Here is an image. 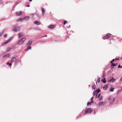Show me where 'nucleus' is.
<instances>
[{
  "label": "nucleus",
  "mask_w": 122,
  "mask_h": 122,
  "mask_svg": "<svg viewBox=\"0 0 122 122\" xmlns=\"http://www.w3.org/2000/svg\"><path fill=\"white\" fill-rule=\"evenodd\" d=\"M26 39L25 38H23L20 40L18 42V44L19 45L22 44L25 40Z\"/></svg>",
  "instance_id": "nucleus-1"
},
{
  "label": "nucleus",
  "mask_w": 122,
  "mask_h": 122,
  "mask_svg": "<svg viewBox=\"0 0 122 122\" xmlns=\"http://www.w3.org/2000/svg\"><path fill=\"white\" fill-rule=\"evenodd\" d=\"M92 111V109L91 108H89L86 109L85 111V113L86 114L90 113Z\"/></svg>",
  "instance_id": "nucleus-2"
},
{
  "label": "nucleus",
  "mask_w": 122,
  "mask_h": 122,
  "mask_svg": "<svg viewBox=\"0 0 122 122\" xmlns=\"http://www.w3.org/2000/svg\"><path fill=\"white\" fill-rule=\"evenodd\" d=\"M20 27L19 26H16L14 27L13 29L12 30L14 31H16L19 30H20Z\"/></svg>",
  "instance_id": "nucleus-3"
},
{
  "label": "nucleus",
  "mask_w": 122,
  "mask_h": 122,
  "mask_svg": "<svg viewBox=\"0 0 122 122\" xmlns=\"http://www.w3.org/2000/svg\"><path fill=\"white\" fill-rule=\"evenodd\" d=\"M108 100L110 101V104H112L115 100V98L113 97H110L108 98Z\"/></svg>",
  "instance_id": "nucleus-4"
},
{
  "label": "nucleus",
  "mask_w": 122,
  "mask_h": 122,
  "mask_svg": "<svg viewBox=\"0 0 122 122\" xmlns=\"http://www.w3.org/2000/svg\"><path fill=\"white\" fill-rule=\"evenodd\" d=\"M111 34L109 33L107 34L103 38V39L105 40L106 39H108L109 38L111 35Z\"/></svg>",
  "instance_id": "nucleus-5"
},
{
  "label": "nucleus",
  "mask_w": 122,
  "mask_h": 122,
  "mask_svg": "<svg viewBox=\"0 0 122 122\" xmlns=\"http://www.w3.org/2000/svg\"><path fill=\"white\" fill-rule=\"evenodd\" d=\"M17 61L16 60V58L15 57H13L12 58L11 60V62H15Z\"/></svg>",
  "instance_id": "nucleus-6"
},
{
  "label": "nucleus",
  "mask_w": 122,
  "mask_h": 122,
  "mask_svg": "<svg viewBox=\"0 0 122 122\" xmlns=\"http://www.w3.org/2000/svg\"><path fill=\"white\" fill-rule=\"evenodd\" d=\"M55 27V26L54 25H49L48 26V27L49 28L53 29Z\"/></svg>",
  "instance_id": "nucleus-7"
},
{
  "label": "nucleus",
  "mask_w": 122,
  "mask_h": 122,
  "mask_svg": "<svg viewBox=\"0 0 122 122\" xmlns=\"http://www.w3.org/2000/svg\"><path fill=\"white\" fill-rule=\"evenodd\" d=\"M22 12L21 11H19L17 12L16 13V14L17 15H22Z\"/></svg>",
  "instance_id": "nucleus-8"
},
{
  "label": "nucleus",
  "mask_w": 122,
  "mask_h": 122,
  "mask_svg": "<svg viewBox=\"0 0 122 122\" xmlns=\"http://www.w3.org/2000/svg\"><path fill=\"white\" fill-rule=\"evenodd\" d=\"M108 86V84H106L105 85V86L103 87V89L105 90H106Z\"/></svg>",
  "instance_id": "nucleus-9"
},
{
  "label": "nucleus",
  "mask_w": 122,
  "mask_h": 122,
  "mask_svg": "<svg viewBox=\"0 0 122 122\" xmlns=\"http://www.w3.org/2000/svg\"><path fill=\"white\" fill-rule=\"evenodd\" d=\"M24 35L22 33H20L19 34V38H20L21 37H23Z\"/></svg>",
  "instance_id": "nucleus-10"
},
{
  "label": "nucleus",
  "mask_w": 122,
  "mask_h": 122,
  "mask_svg": "<svg viewBox=\"0 0 122 122\" xmlns=\"http://www.w3.org/2000/svg\"><path fill=\"white\" fill-rule=\"evenodd\" d=\"M115 79L113 77L112 78V79L110 80H108V81L109 82H113L115 81Z\"/></svg>",
  "instance_id": "nucleus-11"
},
{
  "label": "nucleus",
  "mask_w": 122,
  "mask_h": 122,
  "mask_svg": "<svg viewBox=\"0 0 122 122\" xmlns=\"http://www.w3.org/2000/svg\"><path fill=\"white\" fill-rule=\"evenodd\" d=\"M10 54H7L4 56V57L8 58L10 57Z\"/></svg>",
  "instance_id": "nucleus-12"
},
{
  "label": "nucleus",
  "mask_w": 122,
  "mask_h": 122,
  "mask_svg": "<svg viewBox=\"0 0 122 122\" xmlns=\"http://www.w3.org/2000/svg\"><path fill=\"white\" fill-rule=\"evenodd\" d=\"M11 39H9L6 42L4 43V45H5L9 43L11 40Z\"/></svg>",
  "instance_id": "nucleus-13"
},
{
  "label": "nucleus",
  "mask_w": 122,
  "mask_h": 122,
  "mask_svg": "<svg viewBox=\"0 0 122 122\" xmlns=\"http://www.w3.org/2000/svg\"><path fill=\"white\" fill-rule=\"evenodd\" d=\"M34 23L37 25H39L41 24V23H40L38 21H37L35 22H34Z\"/></svg>",
  "instance_id": "nucleus-14"
},
{
  "label": "nucleus",
  "mask_w": 122,
  "mask_h": 122,
  "mask_svg": "<svg viewBox=\"0 0 122 122\" xmlns=\"http://www.w3.org/2000/svg\"><path fill=\"white\" fill-rule=\"evenodd\" d=\"M102 81L104 83H105L106 82L105 78H103V79L102 80Z\"/></svg>",
  "instance_id": "nucleus-15"
},
{
  "label": "nucleus",
  "mask_w": 122,
  "mask_h": 122,
  "mask_svg": "<svg viewBox=\"0 0 122 122\" xmlns=\"http://www.w3.org/2000/svg\"><path fill=\"white\" fill-rule=\"evenodd\" d=\"M97 93H96V92L95 91L93 92V96H95V95L96 94V97H97Z\"/></svg>",
  "instance_id": "nucleus-16"
},
{
  "label": "nucleus",
  "mask_w": 122,
  "mask_h": 122,
  "mask_svg": "<svg viewBox=\"0 0 122 122\" xmlns=\"http://www.w3.org/2000/svg\"><path fill=\"white\" fill-rule=\"evenodd\" d=\"M32 44V41H29L28 43V46H30Z\"/></svg>",
  "instance_id": "nucleus-17"
},
{
  "label": "nucleus",
  "mask_w": 122,
  "mask_h": 122,
  "mask_svg": "<svg viewBox=\"0 0 122 122\" xmlns=\"http://www.w3.org/2000/svg\"><path fill=\"white\" fill-rule=\"evenodd\" d=\"M96 87V85L94 84L92 86V88L94 90L95 89Z\"/></svg>",
  "instance_id": "nucleus-18"
},
{
  "label": "nucleus",
  "mask_w": 122,
  "mask_h": 122,
  "mask_svg": "<svg viewBox=\"0 0 122 122\" xmlns=\"http://www.w3.org/2000/svg\"><path fill=\"white\" fill-rule=\"evenodd\" d=\"M42 12L43 15H44L45 13V10L44 8H42Z\"/></svg>",
  "instance_id": "nucleus-19"
},
{
  "label": "nucleus",
  "mask_w": 122,
  "mask_h": 122,
  "mask_svg": "<svg viewBox=\"0 0 122 122\" xmlns=\"http://www.w3.org/2000/svg\"><path fill=\"white\" fill-rule=\"evenodd\" d=\"M96 92V93L97 94L98 93H99L100 91V90L99 89H98L96 90L95 91Z\"/></svg>",
  "instance_id": "nucleus-20"
},
{
  "label": "nucleus",
  "mask_w": 122,
  "mask_h": 122,
  "mask_svg": "<svg viewBox=\"0 0 122 122\" xmlns=\"http://www.w3.org/2000/svg\"><path fill=\"white\" fill-rule=\"evenodd\" d=\"M23 19H24L23 18V19L21 18H20V19L17 20L16 21H21Z\"/></svg>",
  "instance_id": "nucleus-21"
},
{
  "label": "nucleus",
  "mask_w": 122,
  "mask_h": 122,
  "mask_svg": "<svg viewBox=\"0 0 122 122\" xmlns=\"http://www.w3.org/2000/svg\"><path fill=\"white\" fill-rule=\"evenodd\" d=\"M29 19V17L28 16L24 18H23L24 19H25V20H28Z\"/></svg>",
  "instance_id": "nucleus-22"
},
{
  "label": "nucleus",
  "mask_w": 122,
  "mask_h": 122,
  "mask_svg": "<svg viewBox=\"0 0 122 122\" xmlns=\"http://www.w3.org/2000/svg\"><path fill=\"white\" fill-rule=\"evenodd\" d=\"M106 76V73L104 72H103V78H105V76Z\"/></svg>",
  "instance_id": "nucleus-23"
},
{
  "label": "nucleus",
  "mask_w": 122,
  "mask_h": 122,
  "mask_svg": "<svg viewBox=\"0 0 122 122\" xmlns=\"http://www.w3.org/2000/svg\"><path fill=\"white\" fill-rule=\"evenodd\" d=\"M115 89V88H112L110 89V91L111 92H112L114 91V90Z\"/></svg>",
  "instance_id": "nucleus-24"
},
{
  "label": "nucleus",
  "mask_w": 122,
  "mask_h": 122,
  "mask_svg": "<svg viewBox=\"0 0 122 122\" xmlns=\"http://www.w3.org/2000/svg\"><path fill=\"white\" fill-rule=\"evenodd\" d=\"M93 99V97H92L91 98V102H90V104L91 105V103H92L93 102V101H92V100Z\"/></svg>",
  "instance_id": "nucleus-25"
},
{
  "label": "nucleus",
  "mask_w": 122,
  "mask_h": 122,
  "mask_svg": "<svg viewBox=\"0 0 122 122\" xmlns=\"http://www.w3.org/2000/svg\"><path fill=\"white\" fill-rule=\"evenodd\" d=\"M100 78L99 77H98V78L97 79V82L98 83H99L100 82Z\"/></svg>",
  "instance_id": "nucleus-26"
},
{
  "label": "nucleus",
  "mask_w": 122,
  "mask_h": 122,
  "mask_svg": "<svg viewBox=\"0 0 122 122\" xmlns=\"http://www.w3.org/2000/svg\"><path fill=\"white\" fill-rule=\"evenodd\" d=\"M11 49V48H7L6 51H9Z\"/></svg>",
  "instance_id": "nucleus-27"
},
{
  "label": "nucleus",
  "mask_w": 122,
  "mask_h": 122,
  "mask_svg": "<svg viewBox=\"0 0 122 122\" xmlns=\"http://www.w3.org/2000/svg\"><path fill=\"white\" fill-rule=\"evenodd\" d=\"M111 66H115V64H114L113 63H111Z\"/></svg>",
  "instance_id": "nucleus-28"
},
{
  "label": "nucleus",
  "mask_w": 122,
  "mask_h": 122,
  "mask_svg": "<svg viewBox=\"0 0 122 122\" xmlns=\"http://www.w3.org/2000/svg\"><path fill=\"white\" fill-rule=\"evenodd\" d=\"M64 22L63 24L64 25H65L66 24V23L67 22V21L66 20H64Z\"/></svg>",
  "instance_id": "nucleus-29"
},
{
  "label": "nucleus",
  "mask_w": 122,
  "mask_h": 122,
  "mask_svg": "<svg viewBox=\"0 0 122 122\" xmlns=\"http://www.w3.org/2000/svg\"><path fill=\"white\" fill-rule=\"evenodd\" d=\"M103 103L102 102H101L99 103V105H102V104H103Z\"/></svg>",
  "instance_id": "nucleus-30"
},
{
  "label": "nucleus",
  "mask_w": 122,
  "mask_h": 122,
  "mask_svg": "<svg viewBox=\"0 0 122 122\" xmlns=\"http://www.w3.org/2000/svg\"><path fill=\"white\" fill-rule=\"evenodd\" d=\"M114 61H115L114 59H113V60H112L111 61V63H113V62H114Z\"/></svg>",
  "instance_id": "nucleus-31"
},
{
  "label": "nucleus",
  "mask_w": 122,
  "mask_h": 122,
  "mask_svg": "<svg viewBox=\"0 0 122 122\" xmlns=\"http://www.w3.org/2000/svg\"><path fill=\"white\" fill-rule=\"evenodd\" d=\"M31 48V47L30 46H29L27 48V50H28L29 49H30Z\"/></svg>",
  "instance_id": "nucleus-32"
},
{
  "label": "nucleus",
  "mask_w": 122,
  "mask_h": 122,
  "mask_svg": "<svg viewBox=\"0 0 122 122\" xmlns=\"http://www.w3.org/2000/svg\"><path fill=\"white\" fill-rule=\"evenodd\" d=\"M122 68V66H121L120 65H118V68Z\"/></svg>",
  "instance_id": "nucleus-33"
},
{
  "label": "nucleus",
  "mask_w": 122,
  "mask_h": 122,
  "mask_svg": "<svg viewBox=\"0 0 122 122\" xmlns=\"http://www.w3.org/2000/svg\"><path fill=\"white\" fill-rule=\"evenodd\" d=\"M115 60L116 61H117L119 60V59L118 58H116L115 59Z\"/></svg>",
  "instance_id": "nucleus-34"
},
{
  "label": "nucleus",
  "mask_w": 122,
  "mask_h": 122,
  "mask_svg": "<svg viewBox=\"0 0 122 122\" xmlns=\"http://www.w3.org/2000/svg\"><path fill=\"white\" fill-rule=\"evenodd\" d=\"M100 94H99L98 96H97V97L98 98H99L100 96Z\"/></svg>",
  "instance_id": "nucleus-35"
},
{
  "label": "nucleus",
  "mask_w": 122,
  "mask_h": 122,
  "mask_svg": "<svg viewBox=\"0 0 122 122\" xmlns=\"http://www.w3.org/2000/svg\"><path fill=\"white\" fill-rule=\"evenodd\" d=\"M102 99V97H101L99 98V100H101Z\"/></svg>",
  "instance_id": "nucleus-36"
},
{
  "label": "nucleus",
  "mask_w": 122,
  "mask_h": 122,
  "mask_svg": "<svg viewBox=\"0 0 122 122\" xmlns=\"http://www.w3.org/2000/svg\"><path fill=\"white\" fill-rule=\"evenodd\" d=\"M7 36V35L6 34H5L4 36V37H5Z\"/></svg>",
  "instance_id": "nucleus-37"
},
{
  "label": "nucleus",
  "mask_w": 122,
  "mask_h": 122,
  "mask_svg": "<svg viewBox=\"0 0 122 122\" xmlns=\"http://www.w3.org/2000/svg\"><path fill=\"white\" fill-rule=\"evenodd\" d=\"M9 65L10 66H11L12 65V63H9Z\"/></svg>",
  "instance_id": "nucleus-38"
},
{
  "label": "nucleus",
  "mask_w": 122,
  "mask_h": 122,
  "mask_svg": "<svg viewBox=\"0 0 122 122\" xmlns=\"http://www.w3.org/2000/svg\"><path fill=\"white\" fill-rule=\"evenodd\" d=\"M90 103L89 102H88V103H87V105H89V104H90Z\"/></svg>",
  "instance_id": "nucleus-39"
},
{
  "label": "nucleus",
  "mask_w": 122,
  "mask_h": 122,
  "mask_svg": "<svg viewBox=\"0 0 122 122\" xmlns=\"http://www.w3.org/2000/svg\"><path fill=\"white\" fill-rule=\"evenodd\" d=\"M9 62H7V65H9Z\"/></svg>",
  "instance_id": "nucleus-40"
},
{
  "label": "nucleus",
  "mask_w": 122,
  "mask_h": 122,
  "mask_svg": "<svg viewBox=\"0 0 122 122\" xmlns=\"http://www.w3.org/2000/svg\"><path fill=\"white\" fill-rule=\"evenodd\" d=\"M47 36L46 35H45V36H42V37H47Z\"/></svg>",
  "instance_id": "nucleus-41"
},
{
  "label": "nucleus",
  "mask_w": 122,
  "mask_h": 122,
  "mask_svg": "<svg viewBox=\"0 0 122 122\" xmlns=\"http://www.w3.org/2000/svg\"><path fill=\"white\" fill-rule=\"evenodd\" d=\"M117 64V63H116L115 64V66H116Z\"/></svg>",
  "instance_id": "nucleus-42"
},
{
  "label": "nucleus",
  "mask_w": 122,
  "mask_h": 122,
  "mask_svg": "<svg viewBox=\"0 0 122 122\" xmlns=\"http://www.w3.org/2000/svg\"><path fill=\"white\" fill-rule=\"evenodd\" d=\"M120 90H121V91H122V89H121V90H118V91H120Z\"/></svg>",
  "instance_id": "nucleus-43"
},
{
  "label": "nucleus",
  "mask_w": 122,
  "mask_h": 122,
  "mask_svg": "<svg viewBox=\"0 0 122 122\" xmlns=\"http://www.w3.org/2000/svg\"><path fill=\"white\" fill-rule=\"evenodd\" d=\"M29 1H32V0H28Z\"/></svg>",
  "instance_id": "nucleus-44"
},
{
  "label": "nucleus",
  "mask_w": 122,
  "mask_h": 122,
  "mask_svg": "<svg viewBox=\"0 0 122 122\" xmlns=\"http://www.w3.org/2000/svg\"><path fill=\"white\" fill-rule=\"evenodd\" d=\"M3 34V33H2L1 34H0V36H1L2 34Z\"/></svg>",
  "instance_id": "nucleus-45"
},
{
  "label": "nucleus",
  "mask_w": 122,
  "mask_h": 122,
  "mask_svg": "<svg viewBox=\"0 0 122 122\" xmlns=\"http://www.w3.org/2000/svg\"><path fill=\"white\" fill-rule=\"evenodd\" d=\"M29 5H27V7H29Z\"/></svg>",
  "instance_id": "nucleus-46"
},
{
  "label": "nucleus",
  "mask_w": 122,
  "mask_h": 122,
  "mask_svg": "<svg viewBox=\"0 0 122 122\" xmlns=\"http://www.w3.org/2000/svg\"><path fill=\"white\" fill-rule=\"evenodd\" d=\"M122 79V77L121 78V79Z\"/></svg>",
  "instance_id": "nucleus-47"
},
{
  "label": "nucleus",
  "mask_w": 122,
  "mask_h": 122,
  "mask_svg": "<svg viewBox=\"0 0 122 122\" xmlns=\"http://www.w3.org/2000/svg\"><path fill=\"white\" fill-rule=\"evenodd\" d=\"M96 84H97V82L96 81Z\"/></svg>",
  "instance_id": "nucleus-48"
},
{
  "label": "nucleus",
  "mask_w": 122,
  "mask_h": 122,
  "mask_svg": "<svg viewBox=\"0 0 122 122\" xmlns=\"http://www.w3.org/2000/svg\"><path fill=\"white\" fill-rule=\"evenodd\" d=\"M122 59V57L121 58Z\"/></svg>",
  "instance_id": "nucleus-49"
}]
</instances>
